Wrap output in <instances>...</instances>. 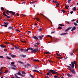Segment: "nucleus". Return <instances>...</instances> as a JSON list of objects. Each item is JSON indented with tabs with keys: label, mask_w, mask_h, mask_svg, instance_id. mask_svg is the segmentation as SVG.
Instances as JSON below:
<instances>
[{
	"label": "nucleus",
	"mask_w": 78,
	"mask_h": 78,
	"mask_svg": "<svg viewBox=\"0 0 78 78\" xmlns=\"http://www.w3.org/2000/svg\"><path fill=\"white\" fill-rule=\"evenodd\" d=\"M29 50H31L32 53H36V52H37L39 50V49H38V48L33 49L32 48H29L26 50H24V51L25 52H27V51Z\"/></svg>",
	"instance_id": "obj_1"
},
{
	"label": "nucleus",
	"mask_w": 78,
	"mask_h": 78,
	"mask_svg": "<svg viewBox=\"0 0 78 78\" xmlns=\"http://www.w3.org/2000/svg\"><path fill=\"white\" fill-rule=\"evenodd\" d=\"M70 72H72L73 75H75V74H76V72L73 68V69H72L70 70Z\"/></svg>",
	"instance_id": "obj_2"
},
{
	"label": "nucleus",
	"mask_w": 78,
	"mask_h": 78,
	"mask_svg": "<svg viewBox=\"0 0 78 78\" xmlns=\"http://www.w3.org/2000/svg\"><path fill=\"white\" fill-rule=\"evenodd\" d=\"M70 66L73 69L74 68V62H72L71 63V64H69Z\"/></svg>",
	"instance_id": "obj_3"
},
{
	"label": "nucleus",
	"mask_w": 78,
	"mask_h": 78,
	"mask_svg": "<svg viewBox=\"0 0 78 78\" xmlns=\"http://www.w3.org/2000/svg\"><path fill=\"white\" fill-rule=\"evenodd\" d=\"M4 25H2L1 26L2 27H8V25H9V23H4Z\"/></svg>",
	"instance_id": "obj_4"
},
{
	"label": "nucleus",
	"mask_w": 78,
	"mask_h": 78,
	"mask_svg": "<svg viewBox=\"0 0 78 78\" xmlns=\"http://www.w3.org/2000/svg\"><path fill=\"white\" fill-rule=\"evenodd\" d=\"M51 73H52V74H55L57 73V72H55V71L53 70H51Z\"/></svg>",
	"instance_id": "obj_5"
},
{
	"label": "nucleus",
	"mask_w": 78,
	"mask_h": 78,
	"mask_svg": "<svg viewBox=\"0 0 78 78\" xmlns=\"http://www.w3.org/2000/svg\"><path fill=\"white\" fill-rule=\"evenodd\" d=\"M74 64H75V68H77V66H78V65H77V64H76V61H74Z\"/></svg>",
	"instance_id": "obj_6"
},
{
	"label": "nucleus",
	"mask_w": 78,
	"mask_h": 78,
	"mask_svg": "<svg viewBox=\"0 0 78 78\" xmlns=\"http://www.w3.org/2000/svg\"><path fill=\"white\" fill-rule=\"evenodd\" d=\"M53 2L54 3H57L58 5H59V3L57 1H54V0H53Z\"/></svg>",
	"instance_id": "obj_7"
},
{
	"label": "nucleus",
	"mask_w": 78,
	"mask_h": 78,
	"mask_svg": "<svg viewBox=\"0 0 78 78\" xmlns=\"http://www.w3.org/2000/svg\"><path fill=\"white\" fill-rule=\"evenodd\" d=\"M72 28V27H69L67 28L66 30H65V32H67V31H69V30H70Z\"/></svg>",
	"instance_id": "obj_8"
},
{
	"label": "nucleus",
	"mask_w": 78,
	"mask_h": 78,
	"mask_svg": "<svg viewBox=\"0 0 78 78\" xmlns=\"http://www.w3.org/2000/svg\"><path fill=\"white\" fill-rule=\"evenodd\" d=\"M9 13H10V14H13V16H14L15 15V12H13L12 11H9Z\"/></svg>",
	"instance_id": "obj_9"
},
{
	"label": "nucleus",
	"mask_w": 78,
	"mask_h": 78,
	"mask_svg": "<svg viewBox=\"0 0 78 78\" xmlns=\"http://www.w3.org/2000/svg\"><path fill=\"white\" fill-rule=\"evenodd\" d=\"M33 39H36V40H38V38L36 36H35L34 37H32Z\"/></svg>",
	"instance_id": "obj_10"
},
{
	"label": "nucleus",
	"mask_w": 78,
	"mask_h": 78,
	"mask_svg": "<svg viewBox=\"0 0 78 78\" xmlns=\"http://www.w3.org/2000/svg\"><path fill=\"white\" fill-rule=\"evenodd\" d=\"M1 48H6V45H3L2 44H1Z\"/></svg>",
	"instance_id": "obj_11"
},
{
	"label": "nucleus",
	"mask_w": 78,
	"mask_h": 78,
	"mask_svg": "<svg viewBox=\"0 0 78 78\" xmlns=\"http://www.w3.org/2000/svg\"><path fill=\"white\" fill-rule=\"evenodd\" d=\"M67 75L68 76V77H71L72 76V75H71V74H69V73L67 74Z\"/></svg>",
	"instance_id": "obj_12"
},
{
	"label": "nucleus",
	"mask_w": 78,
	"mask_h": 78,
	"mask_svg": "<svg viewBox=\"0 0 78 78\" xmlns=\"http://www.w3.org/2000/svg\"><path fill=\"white\" fill-rule=\"evenodd\" d=\"M38 39H39L40 40H42V37H41V36H38Z\"/></svg>",
	"instance_id": "obj_13"
},
{
	"label": "nucleus",
	"mask_w": 78,
	"mask_h": 78,
	"mask_svg": "<svg viewBox=\"0 0 78 78\" xmlns=\"http://www.w3.org/2000/svg\"><path fill=\"white\" fill-rule=\"evenodd\" d=\"M15 49H16V50H18V49H19V47L18 46H15Z\"/></svg>",
	"instance_id": "obj_14"
},
{
	"label": "nucleus",
	"mask_w": 78,
	"mask_h": 78,
	"mask_svg": "<svg viewBox=\"0 0 78 78\" xmlns=\"http://www.w3.org/2000/svg\"><path fill=\"white\" fill-rule=\"evenodd\" d=\"M48 37H49L51 38V41H50V42H51V41H52V40L53 39V38H52V37H51V36L50 35H48Z\"/></svg>",
	"instance_id": "obj_15"
},
{
	"label": "nucleus",
	"mask_w": 78,
	"mask_h": 78,
	"mask_svg": "<svg viewBox=\"0 0 78 78\" xmlns=\"http://www.w3.org/2000/svg\"><path fill=\"white\" fill-rule=\"evenodd\" d=\"M8 30H13L14 29L12 27H9L8 28Z\"/></svg>",
	"instance_id": "obj_16"
},
{
	"label": "nucleus",
	"mask_w": 78,
	"mask_h": 78,
	"mask_svg": "<svg viewBox=\"0 0 78 78\" xmlns=\"http://www.w3.org/2000/svg\"><path fill=\"white\" fill-rule=\"evenodd\" d=\"M76 27H73V28L72 29V31H74V30H75V29H76Z\"/></svg>",
	"instance_id": "obj_17"
},
{
	"label": "nucleus",
	"mask_w": 78,
	"mask_h": 78,
	"mask_svg": "<svg viewBox=\"0 0 78 78\" xmlns=\"http://www.w3.org/2000/svg\"><path fill=\"white\" fill-rule=\"evenodd\" d=\"M26 55H21V57L22 58H25V57H26Z\"/></svg>",
	"instance_id": "obj_18"
},
{
	"label": "nucleus",
	"mask_w": 78,
	"mask_h": 78,
	"mask_svg": "<svg viewBox=\"0 0 78 78\" xmlns=\"http://www.w3.org/2000/svg\"><path fill=\"white\" fill-rule=\"evenodd\" d=\"M33 72H38V73H39V72L38 71H37V70H33Z\"/></svg>",
	"instance_id": "obj_19"
},
{
	"label": "nucleus",
	"mask_w": 78,
	"mask_h": 78,
	"mask_svg": "<svg viewBox=\"0 0 78 78\" xmlns=\"http://www.w3.org/2000/svg\"><path fill=\"white\" fill-rule=\"evenodd\" d=\"M10 55L12 56V58H14V57H16V55H12V54Z\"/></svg>",
	"instance_id": "obj_20"
},
{
	"label": "nucleus",
	"mask_w": 78,
	"mask_h": 78,
	"mask_svg": "<svg viewBox=\"0 0 78 78\" xmlns=\"http://www.w3.org/2000/svg\"><path fill=\"white\" fill-rule=\"evenodd\" d=\"M33 61L35 62H39V61L38 60H35V59H34Z\"/></svg>",
	"instance_id": "obj_21"
},
{
	"label": "nucleus",
	"mask_w": 78,
	"mask_h": 78,
	"mask_svg": "<svg viewBox=\"0 0 78 78\" xmlns=\"http://www.w3.org/2000/svg\"><path fill=\"white\" fill-rule=\"evenodd\" d=\"M22 73H23V74L24 75H25L26 74V73H25V72L23 71H22Z\"/></svg>",
	"instance_id": "obj_22"
},
{
	"label": "nucleus",
	"mask_w": 78,
	"mask_h": 78,
	"mask_svg": "<svg viewBox=\"0 0 78 78\" xmlns=\"http://www.w3.org/2000/svg\"><path fill=\"white\" fill-rule=\"evenodd\" d=\"M76 7H74L73 9V10L74 11H76Z\"/></svg>",
	"instance_id": "obj_23"
},
{
	"label": "nucleus",
	"mask_w": 78,
	"mask_h": 78,
	"mask_svg": "<svg viewBox=\"0 0 78 78\" xmlns=\"http://www.w3.org/2000/svg\"><path fill=\"white\" fill-rule=\"evenodd\" d=\"M3 14L4 16H7V15L5 13V12H4L3 13Z\"/></svg>",
	"instance_id": "obj_24"
},
{
	"label": "nucleus",
	"mask_w": 78,
	"mask_h": 78,
	"mask_svg": "<svg viewBox=\"0 0 78 78\" xmlns=\"http://www.w3.org/2000/svg\"><path fill=\"white\" fill-rule=\"evenodd\" d=\"M51 73V70L49 69V70L48 71V73H49V74H50Z\"/></svg>",
	"instance_id": "obj_25"
},
{
	"label": "nucleus",
	"mask_w": 78,
	"mask_h": 78,
	"mask_svg": "<svg viewBox=\"0 0 78 78\" xmlns=\"http://www.w3.org/2000/svg\"><path fill=\"white\" fill-rule=\"evenodd\" d=\"M7 59H11V58H9V57L8 56H7Z\"/></svg>",
	"instance_id": "obj_26"
},
{
	"label": "nucleus",
	"mask_w": 78,
	"mask_h": 78,
	"mask_svg": "<svg viewBox=\"0 0 78 78\" xmlns=\"http://www.w3.org/2000/svg\"><path fill=\"white\" fill-rule=\"evenodd\" d=\"M67 67H68V68H69V70H70L72 69V68L70 67V66H67Z\"/></svg>",
	"instance_id": "obj_27"
},
{
	"label": "nucleus",
	"mask_w": 78,
	"mask_h": 78,
	"mask_svg": "<svg viewBox=\"0 0 78 78\" xmlns=\"http://www.w3.org/2000/svg\"><path fill=\"white\" fill-rule=\"evenodd\" d=\"M18 62H19V63H20V64H23V62H22L20 61H19Z\"/></svg>",
	"instance_id": "obj_28"
},
{
	"label": "nucleus",
	"mask_w": 78,
	"mask_h": 78,
	"mask_svg": "<svg viewBox=\"0 0 78 78\" xmlns=\"http://www.w3.org/2000/svg\"><path fill=\"white\" fill-rule=\"evenodd\" d=\"M30 76L31 77V78H34V77L33 75H31V74H30Z\"/></svg>",
	"instance_id": "obj_29"
},
{
	"label": "nucleus",
	"mask_w": 78,
	"mask_h": 78,
	"mask_svg": "<svg viewBox=\"0 0 78 78\" xmlns=\"http://www.w3.org/2000/svg\"><path fill=\"white\" fill-rule=\"evenodd\" d=\"M62 11L63 13H64L65 12H66V11L64 10L63 9L62 10Z\"/></svg>",
	"instance_id": "obj_30"
},
{
	"label": "nucleus",
	"mask_w": 78,
	"mask_h": 78,
	"mask_svg": "<svg viewBox=\"0 0 78 78\" xmlns=\"http://www.w3.org/2000/svg\"><path fill=\"white\" fill-rule=\"evenodd\" d=\"M22 42H23V43H25L26 44V43H27V41H22Z\"/></svg>",
	"instance_id": "obj_31"
},
{
	"label": "nucleus",
	"mask_w": 78,
	"mask_h": 78,
	"mask_svg": "<svg viewBox=\"0 0 78 78\" xmlns=\"http://www.w3.org/2000/svg\"><path fill=\"white\" fill-rule=\"evenodd\" d=\"M74 24L75 26H77V25H78V24H77V23H74Z\"/></svg>",
	"instance_id": "obj_32"
},
{
	"label": "nucleus",
	"mask_w": 78,
	"mask_h": 78,
	"mask_svg": "<svg viewBox=\"0 0 78 78\" xmlns=\"http://www.w3.org/2000/svg\"><path fill=\"white\" fill-rule=\"evenodd\" d=\"M15 31H19V32H20V30L19 29H16Z\"/></svg>",
	"instance_id": "obj_33"
},
{
	"label": "nucleus",
	"mask_w": 78,
	"mask_h": 78,
	"mask_svg": "<svg viewBox=\"0 0 78 78\" xmlns=\"http://www.w3.org/2000/svg\"><path fill=\"white\" fill-rule=\"evenodd\" d=\"M57 55L58 56H60L61 55H60L58 53H57Z\"/></svg>",
	"instance_id": "obj_34"
},
{
	"label": "nucleus",
	"mask_w": 78,
	"mask_h": 78,
	"mask_svg": "<svg viewBox=\"0 0 78 78\" xmlns=\"http://www.w3.org/2000/svg\"><path fill=\"white\" fill-rule=\"evenodd\" d=\"M18 75H22V74L20 72L18 73Z\"/></svg>",
	"instance_id": "obj_35"
},
{
	"label": "nucleus",
	"mask_w": 78,
	"mask_h": 78,
	"mask_svg": "<svg viewBox=\"0 0 78 78\" xmlns=\"http://www.w3.org/2000/svg\"><path fill=\"white\" fill-rule=\"evenodd\" d=\"M15 76L16 77V78H21L20 77H18V76H17V75H16V74H15Z\"/></svg>",
	"instance_id": "obj_36"
},
{
	"label": "nucleus",
	"mask_w": 78,
	"mask_h": 78,
	"mask_svg": "<svg viewBox=\"0 0 78 78\" xmlns=\"http://www.w3.org/2000/svg\"><path fill=\"white\" fill-rule=\"evenodd\" d=\"M5 44H9V43L8 42H5Z\"/></svg>",
	"instance_id": "obj_37"
},
{
	"label": "nucleus",
	"mask_w": 78,
	"mask_h": 78,
	"mask_svg": "<svg viewBox=\"0 0 78 78\" xmlns=\"http://www.w3.org/2000/svg\"><path fill=\"white\" fill-rule=\"evenodd\" d=\"M50 53L47 52H45V54H50Z\"/></svg>",
	"instance_id": "obj_38"
},
{
	"label": "nucleus",
	"mask_w": 78,
	"mask_h": 78,
	"mask_svg": "<svg viewBox=\"0 0 78 78\" xmlns=\"http://www.w3.org/2000/svg\"><path fill=\"white\" fill-rule=\"evenodd\" d=\"M70 2H71V0H68V2L69 3H70Z\"/></svg>",
	"instance_id": "obj_39"
},
{
	"label": "nucleus",
	"mask_w": 78,
	"mask_h": 78,
	"mask_svg": "<svg viewBox=\"0 0 78 78\" xmlns=\"http://www.w3.org/2000/svg\"><path fill=\"white\" fill-rule=\"evenodd\" d=\"M10 49H11V50H14V48H10Z\"/></svg>",
	"instance_id": "obj_40"
},
{
	"label": "nucleus",
	"mask_w": 78,
	"mask_h": 78,
	"mask_svg": "<svg viewBox=\"0 0 78 78\" xmlns=\"http://www.w3.org/2000/svg\"><path fill=\"white\" fill-rule=\"evenodd\" d=\"M8 72V70H5V73H7V72Z\"/></svg>",
	"instance_id": "obj_41"
},
{
	"label": "nucleus",
	"mask_w": 78,
	"mask_h": 78,
	"mask_svg": "<svg viewBox=\"0 0 78 78\" xmlns=\"http://www.w3.org/2000/svg\"><path fill=\"white\" fill-rule=\"evenodd\" d=\"M6 13L7 14H8V15H9V13L8 12V11H6Z\"/></svg>",
	"instance_id": "obj_42"
},
{
	"label": "nucleus",
	"mask_w": 78,
	"mask_h": 78,
	"mask_svg": "<svg viewBox=\"0 0 78 78\" xmlns=\"http://www.w3.org/2000/svg\"><path fill=\"white\" fill-rule=\"evenodd\" d=\"M15 63L14 62H13L11 63V64H12V65H13V64H14Z\"/></svg>",
	"instance_id": "obj_43"
},
{
	"label": "nucleus",
	"mask_w": 78,
	"mask_h": 78,
	"mask_svg": "<svg viewBox=\"0 0 78 78\" xmlns=\"http://www.w3.org/2000/svg\"><path fill=\"white\" fill-rule=\"evenodd\" d=\"M36 20H37V21H39V18H36Z\"/></svg>",
	"instance_id": "obj_44"
},
{
	"label": "nucleus",
	"mask_w": 78,
	"mask_h": 78,
	"mask_svg": "<svg viewBox=\"0 0 78 78\" xmlns=\"http://www.w3.org/2000/svg\"><path fill=\"white\" fill-rule=\"evenodd\" d=\"M70 55L71 56H73V53H71Z\"/></svg>",
	"instance_id": "obj_45"
},
{
	"label": "nucleus",
	"mask_w": 78,
	"mask_h": 78,
	"mask_svg": "<svg viewBox=\"0 0 78 78\" xmlns=\"http://www.w3.org/2000/svg\"><path fill=\"white\" fill-rule=\"evenodd\" d=\"M42 28L39 29V31H42Z\"/></svg>",
	"instance_id": "obj_46"
},
{
	"label": "nucleus",
	"mask_w": 78,
	"mask_h": 78,
	"mask_svg": "<svg viewBox=\"0 0 78 78\" xmlns=\"http://www.w3.org/2000/svg\"><path fill=\"white\" fill-rule=\"evenodd\" d=\"M20 51H23L24 50L23 49H20Z\"/></svg>",
	"instance_id": "obj_47"
},
{
	"label": "nucleus",
	"mask_w": 78,
	"mask_h": 78,
	"mask_svg": "<svg viewBox=\"0 0 78 78\" xmlns=\"http://www.w3.org/2000/svg\"><path fill=\"white\" fill-rule=\"evenodd\" d=\"M54 77L56 78H58V76H55Z\"/></svg>",
	"instance_id": "obj_48"
},
{
	"label": "nucleus",
	"mask_w": 78,
	"mask_h": 78,
	"mask_svg": "<svg viewBox=\"0 0 78 78\" xmlns=\"http://www.w3.org/2000/svg\"><path fill=\"white\" fill-rule=\"evenodd\" d=\"M27 65L28 66H30V64L29 63L27 64Z\"/></svg>",
	"instance_id": "obj_49"
},
{
	"label": "nucleus",
	"mask_w": 78,
	"mask_h": 78,
	"mask_svg": "<svg viewBox=\"0 0 78 78\" xmlns=\"http://www.w3.org/2000/svg\"><path fill=\"white\" fill-rule=\"evenodd\" d=\"M7 49H5L4 50V51H7Z\"/></svg>",
	"instance_id": "obj_50"
},
{
	"label": "nucleus",
	"mask_w": 78,
	"mask_h": 78,
	"mask_svg": "<svg viewBox=\"0 0 78 78\" xmlns=\"http://www.w3.org/2000/svg\"><path fill=\"white\" fill-rule=\"evenodd\" d=\"M58 29H62V27H58Z\"/></svg>",
	"instance_id": "obj_51"
},
{
	"label": "nucleus",
	"mask_w": 78,
	"mask_h": 78,
	"mask_svg": "<svg viewBox=\"0 0 78 78\" xmlns=\"http://www.w3.org/2000/svg\"><path fill=\"white\" fill-rule=\"evenodd\" d=\"M0 58H4V57L2 56H0Z\"/></svg>",
	"instance_id": "obj_52"
},
{
	"label": "nucleus",
	"mask_w": 78,
	"mask_h": 78,
	"mask_svg": "<svg viewBox=\"0 0 78 78\" xmlns=\"http://www.w3.org/2000/svg\"><path fill=\"white\" fill-rule=\"evenodd\" d=\"M37 45H40V44L39 43L37 42Z\"/></svg>",
	"instance_id": "obj_53"
},
{
	"label": "nucleus",
	"mask_w": 78,
	"mask_h": 78,
	"mask_svg": "<svg viewBox=\"0 0 78 78\" xmlns=\"http://www.w3.org/2000/svg\"><path fill=\"white\" fill-rule=\"evenodd\" d=\"M65 8H66V9H68V7L67 6H65Z\"/></svg>",
	"instance_id": "obj_54"
},
{
	"label": "nucleus",
	"mask_w": 78,
	"mask_h": 78,
	"mask_svg": "<svg viewBox=\"0 0 78 78\" xmlns=\"http://www.w3.org/2000/svg\"><path fill=\"white\" fill-rule=\"evenodd\" d=\"M1 9H2V10H4V8H3V7H2Z\"/></svg>",
	"instance_id": "obj_55"
},
{
	"label": "nucleus",
	"mask_w": 78,
	"mask_h": 78,
	"mask_svg": "<svg viewBox=\"0 0 78 78\" xmlns=\"http://www.w3.org/2000/svg\"><path fill=\"white\" fill-rule=\"evenodd\" d=\"M70 14H73V11H71L70 12Z\"/></svg>",
	"instance_id": "obj_56"
},
{
	"label": "nucleus",
	"mask_w": 78,
	"mask_h": 78,
	"mask_svg": "<svg viewBox=\"0 0 78 78\" xmlns=\"http://www.w3.org/2000/svg\"><path fill=\"white\" fill-rule=\"evenodd\" d=\"M16 14H17V16H19V14L18 13H16Z\"/></svg>",
	"instance_id": "obj_57"
},
{
	"label": "nucleus",
	"mask_w": 78,
	"mask_h": 78,
	"mask_svg": "<svg viewBox=\"0 0 78 78\" xmlns=\"http://www.w3.org/2000/svg\"><path fill=\"white\" fill-rule=\"evenodd\" d=\"M6 17L7 18H8V19H9V18H10V16H6Z\"/></svg>",
	"instance_id": "obj_58"
},
{
	"label": "nucleus",
	"mask_w": 78,
	"mask_h": 78,
	"mask_svg": "<svg viewBox=\"0 0 78 78\" xmlns=\"http://www.w3.org/2000/svg\"><path fill=\"white\" fill-rule=\"evenodd\" d=\"M34 47H38V46H37L36 45H35L34 46Z\"/></svg>",
	"instance_id": "obj_59"
},
{
	"label": "nucleus",
	"mask_w": 78,
	"mask_h": 78,
	"mask_svg": "<svg viewBox=\"0 0 78 78\" xmlns=\"http://www.w3.org/2000/svg\"><path fill=\"white\" fill-rule=\"evenodd\" d=\"M35 2H36V1H35L34 2H31V3H35Z\"/></svg>",
	"instance_id": "obj_60"
},
{
	"label": "nucleus",
	"mask_w": 78,
	"mask_h": 78,
	"mask_svg": "<svg viewBox=\"0 0 78 78\" xmlns=\"http://www.w3.org/2000/svg\"><path fill=\"white\" fill-rule=\"evenodd\" d=\"M75 20H71V22H74L75 21Z\"/></svg>",
	"instance_id": "obj_61"
},
{
	"label": "nucleus",
	"mask_w": 78,
	"mask_h": 78,
	"mask_svg": "<svg viewBox=\"0 0 78 78\" xmlns=\"http://www.w3.org/2000/svg\"><path fill=\"white\" fill-rule=\"evenodd\" d=\"M47 75H48H48H50V74L48 73H47Z\"/></svg>",
	"instance_id": "obj_62"
},
{
	"label": "nucleus",
	"mask_w": 78,
	"mask_h": 78,
	"mask_svg": "<svg viewBox=\"0 0 78 78\" xmlns=\"http://www.w3.org/2000/svg\"><path fill=\"white\" fill-rule=\"evenodd\" d=\"M67 23H68V24H70V23H69V21H67Z\"/></svg>",
	"instance_id": "obj_63"
},
{
	"label": "nucleus",
	"mask_w": 78,
	"mask_h": 78,
	"mask_svg": "<svg viewBox=\"0 0 78 78\" xmlns=\"http://www.w3.org/2000/svg\"><path fill=\"white\" fill-rule=\"evenodd\" d=\"M55 31L52 32H51V34H53V33H54Z\"/></svg>",
	"instance_id": "obj_64"
}]
</instances>
